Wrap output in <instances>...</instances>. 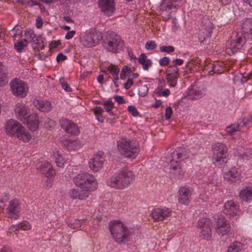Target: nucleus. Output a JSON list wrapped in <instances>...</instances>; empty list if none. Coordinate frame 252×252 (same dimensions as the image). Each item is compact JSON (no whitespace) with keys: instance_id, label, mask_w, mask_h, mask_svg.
<instances>
[{"instance_id":"obj_1","label":"nucleus","mask_w":252,"mask_h":252,"mask_svg":"<svg viewBox=\"0 0 252 252\" xmlns=\"http://www.w3.org/2000/svg\"><path fill=\"white\" fill-rule=\"evenodd\" d=\"M75 185L87 192L95 190L97 188V182L95 177L88 173L78 174L73 178Z\"/></svg>"},{"instance_id":"obj_9","label":"nucleus","mask_w":252,"mask_h":252,"mask_svg":"<svg viewBox=\"0 0 252 252\" xmlns=\"http://www.w3.org/2000/svg\"><path fill=\"white\" fill-rule=\"evenodd\" d=\"M25 35L28 40H30L34 49L42 50L44 48L45 39L41 35L35 34L33 30L30 29L26 31Z\"/></svg>"},{"instance_id":"obj_43","label":"nucleus","mask_w":252,"mask_h":252,"mask_svg":"<svg viewBox=\"0 0 252 252\" xmlns=\"http://www.w3.org/2000/svg\"><path fill=\"white\" fill-rule=\"evenodd\" d=\"M7 83L6 74L4 72L2 63L0 62V87L5 86Z\"/></svg>"},{"instance_id":"obj_25","label":"nucleus","mask_w":252,"mask_h":252,"mask_svg":"<svg viewBox=\"0 0 252 252\" xmlns=\"http://www.w3.org/2000/svg\"><path fill=\"white\" fill-rule=\"evenodd\" d=\"M123 182V180L118 171L107 180L106 184L108 186L116 189H123L124 188Z\"/></svg>"},{"instance_id":"obj_2","label":"nucleus","mask_w":252,"mask_h":252,"mask_svg":"<svg viewBox=\"0 0 252 252\" xmlns=\"http://www.w3.org/2000/svg\"><path fill=\"white\" fill-rule=\"evenodd\" d=\"M119 152L125 157L134 158L139 152V143L136 140L123 138L117 142Z\"/></svg>"},{"instance_id":"obj_57","label":"nucleus","mask_w":252,"mask_h":252,"mask_svg":"<svg viewBox=\"0 0 252 252\" xmlns=\"http://www.w3.org/2000/svg\"><path fill=\"white\" fill-rule=\"evenodd\" d=\"M170 63V59L167 57H164L159 61V63L161 66L167 65Z\"/></svg>"},{"instance_id":"obj_18","label":"nucleus","mask_w":252,"mask_h":252,"mask_svg":"<svg viewBox=\"0 0 252 252\" xmlns=\"http://www.w3.org/2000/svg\"><path fill=\"white\" fill-rule=\"evenodd\" d=\"M223 177L228 184L238 183L241 181V176L238 169L233 167L223 172Z\"/></svg>"},{"instance_id":"obj_34","label":"nucleus","mask_w":252,"mask_h":252,"mask_svg":"<svg viewBox=\"0 0 252 252\" xmlns=\"http://www.w3.org/2000/svg\"><path fill=\"white\" fill-rule=\"evenodd\" d=\"M32 226L31 224L27 221H23L18 225H14L10 227V230L14 232L16 234L20 229L23 230H28L31 229Z\"/></svg>"},{"instance_id":"obj_31","label":"nucleus","mask_w":252,"mask_h":252,"mask_svg":"<svg viewBox=\"0 0 252 252\" xmlns=\"http://www.w3.org/2000/svg\"><path fill=\"white\" fill-rule=\"evenodd\" d=\"M239 196L243 201L248 202L252 199V187L243 188L239 192Z\"/></svg>"},{"instance_id":"obj_27","label":"nucleus","mask_w":252,"mask_h":252,"mask_svg":"<svg viewBox=\"0 0 252 252\" xmlns=\"http://www.w3.org/2000/svg\"><path fill=\"white\" fill-rule=\"evenodd\" d=\"M172 159L174 161L177 160L179 163L181 161L187 159L189 156L188 153L185 148H180L174 151L171 154Z\"/></svg>"},{"instance_id":"obj_63","label":"nucleus","mask_w":252,"mask_h":252,"mask_svg":"<svg viewBox=\"0 0 252 252\" xmlns=\"http://www.w3.org/2000/svg\"><path fill=\"white\" fill-rule=\"evenodd\" d=\"M75 33L76 32L74 30L68 32L65 36V39L68 40L72 38L75 35Z\"/></svg>"},{"instance_id":"obj_54","label":"nucleus","mask_w":252,"mask_h":252,"mask_svg":"<svg viewBox=\"0 0 252 252\" xmlns=\"http://www.w3.org/2000/svg\"><path fill=\"white\" fill-rule=\"evenodd\" d=\"M157 44L153 40L148 41L145 44V48L148 50H153L157 48Z\"/></svg>"},{"instance_id":"obj_56","label":"nucleus","mask_w":252,"mask_h":252,"mask_svg":"<svg viewBox=\"0 0 252 252\" xmlns=\"http://www.w3.org/2000/svg\"><path fill=\"white\" fill-rule=\"evenodd\" d=\"M127 110L129 113L134 117H137L139 115V112L134 106H129Z\"/></svg>"},{"instance_id":"obj_60","label":"nucleus","mask_w":252,"mask_h":252,"mask_svg":"<svg viewBox=\"0 0 252 252\" xmlns=\"http://www.w3.org/2000/svg\"><path fill=\"white\" fill-rule=\"evenodd\" d=\"M93 111L94 112V115H102V113L104 112V110L101 107L96 106L93 109Z\"/></svg>"},{"instance_id":"obj_58","label":"nucleus","mask_w":252,"mask_h":252,"mask_svg":"<svg viewBox=\"0 0 252 252\" xmlns=\"http://www.w3.org/2000/svg\"><path fill=\"white\" fill-rule=\"evenodd\" d=\"M173 113V111L171 107H167L165 109V118L166 120L169 119Z\"/></svg>"},{"instance_id":"obj_45","label":"nucleus","mask_w":252,"mask_h":252,"mask_svg":"<svg viewBox=\"0 0 252 252\" xmlns=\"http://www.w3.org/2000/svg\"><path fill=\"white\" fill-rule=\"evenodd\" d=\"M172 7L177 8V6L176 5H173L169 1L167 2L164 1L160 5V9L162 11H169Z\"/></svg>"},{"instance_id":"obj_19","label":"nucleus","mask_w":252,"mask_h":252,"mask_svg":"<svg viewBox=\"0 0 252 252\" xmlns=\"http://www.w3.org/2000/svg\"><path fill=\"white\" fill-rule=\"evenodd\" d=\"M223 212L229 217H234L239 212V205L233 200L227 201L223 205Z\"/></svg>"},{"instance_id":"obj_39","label":"nucleus","mask_w":252,"mask_h":252,"mask_svg":"<svg viewBox=\"0 0 252 252\" xmlns=\"http://www.w3.org/2000/svg\"><path fill=\"white\" fill-rule=\"evenodd\" d=\"M243 245L239 242L235 241L228 247V252H238L243 249Z\"/></svg>"},{"instance_id":"obj_26","label":"nucleus","mask_w":252,"mask_h":252,"mask_svg":"<svg viewBox=\"0 0 252 252\" xmlns=\"http://www.w3.org/2000/svg\"><path fill=\"white\" fill-rule=\"evenodd\" d=\"M21 207L18 200L14 199L9 202L7 210L10 218L17 219Z\"/></svg>"},{"instance_id":"obj_41","label":"nucleus","mask_w":252,"mask_h":252,"mask_svg":"<svg viewBox=\"0 0 252 252\" xmlns=\"http://www.w3.org/2000/svg\"><path fill=\"white\" fill-rule=\"evenodd\" d=\"M136 85L140 86L139 88V95L142 97L145 96L148 94L149 91L148 85L142 83L140 81H138Z\"/></svg>"},{"instance_id":"obj_61","label":"nucleus","mask_w":252,"mask_h":252,"mask_svg":"<svg viewBox=\"0 0 252 252\" xmlns=\"http://www.w3.org/2000/svg\"><path fill=\"white\" fill-rule=\"evenodd\" d=\"M26 5L30 7H32L34 5H40V3L33 0H27Z\"/></svg>"},{"instance_id":"obj_6","label":"nucleus","mask_w":252,"mask_h":252,"mask_svg":"<svg viewBox=\"0 0 252 252\" xmlns=\"http://www.w3.org/2000/svg\"><path fill=\"white\" fill-rule=\"evenodd\" d=\"M102 36L99 32L92 30L87 32L85 34L80 38V42L84 47L90 48L95 46Z\"/></svg>"},{"instance_id":"obj_15","label":"nucleus","mask_w":252,"mask_h":252,"mask_svg":"<svg viewBox=\"0 0 252 252\" xmlns=\"http://www.w3.org/2000/svg\"><path fill=\"white\" fill-rule=\"evenodd\" d=\"M104 161L103 153L102 152H98L90 160L89 167L94 171L97 172L102 168Z\"/></svg>"},{"instance_id":"obj_30","label":"nucleus","mask_w":252,"mask_h":252,"mask_svg":"<svg viewBox=\"0 0 252 252\" xmlns=\"http://www.w3.org/2000/svg\"><path fill=\"white\" fill-rule=\"evenodd\" d=\"M34 105L40 111L48 112L51 109V103L50 101L34 99Z\"/></svg>"},{"instance_id":"obj_32","label":"nucleus","mask_w":252,"mask_h":252,"mask_svg":"<svg viewBox=\"0 0 252 252\" xmlns=\"http://www.w3.org/2000/svg\"><path fill=\"white\" fill-rule=\"evenodd\" d=\"M165 82L160 80L157 88L155 90V94L158 96L167 97L170 94V92L168 89H164Z\"/></svg>"},{"instance_id":"obj_48","label":"nucleus","mask_w":252,"mask_h":252,"mask_svg":"<svg viewBox=\"0 0 252 252\" xmlns=\"http://www.w3.org/2000/svg\"><path fill=\"white\" fill-rule=\"evenodd\" d=\"M178 77V76L166 75L167 83L171 87H174L176 86Z\"/></svg>"},{"instance_id":"obj_20","label":"nucleus","mask_w":252,"mask_h":252,"mask_svg":"<svg viewBox=\"0 0 252 252\" xmlns=\"http://www.w3.org/2000/svg\"><path fill=\"white\" fill-rule=\"evenodd\" d=\"M170 175L175 179H181L184 175L185 171L182 168L180 163L177 160H170Z\"/></svg>"},{"instance_id":"obj_36","label":"nucleus","mask_w":252,"mask_h":252,"mask_svg":"<svg viewBox=\"0 0 252 252\" xmlns=\"http://www.w3.org/2000/svg\"><path fill=\"white\" fill-rule=\"evenodd\" d=\"M120 71L119 68L114 65L110 64L106 68V70H104V72H108L109 73H111L112 76L114 78V79L116 81L119 80V72Z\"/></svg>"},{"instance_id":"obj_21","label":"nucleus","mask_w":252,"mask_h":252,"mask_svg":"<svg viewBox=\"0 0 252 252\" xmlns=\"http://www.w3.org/2000/svg\"><path fill=\"white\" fill-rule=\"evenodd\" d=\"M246 39L245 36L242 33H237L235 36L232 38L230 42V49L233 53L236 52L240 49L245 44Z\"/></svg>"},{"instance_id":"obj_5","label":"nucleus","mask_w":252,"mask_h":252,"mask_svg":"<svg viewBox=\"0 0 252 252\" xmlns=\"http://www.w3.org/2000/svg\"><path fill=\"white\" fill-rule=\"evenodd\" d=\"M212 149L214 163L220 167L225 162V155L228 150L227 146L224 143L217 142L212 145Z\"/></svg>"},{"instance_id":"obj_28","label":"nucleus","mask_w":252,"mask_h":252,"mask_svg":"<svg viewBox=\"0 0 252 252\" xmlns=\"http://www.w3.org/2000/svg\"><path fill=\"white\" fill-rule=\"evenodd\" d=\"M68 195L70 198L73 199L85 200L89 196V193L76 189H72L68 192Z\"/></svg>"},{"instance_id":"obj_50","label":"nucleus","mask_w":252,"mask_h":252,"mask_svg":"<svg viewBox=\"0 0 252 252\" xmlns=\"http://www.w3.org/2000/svg\"><path fill=\"white\" fill-rule=\"evenodd\" d=\"M27 40L28 39L26 38L24 40L15 43V47L16 49L18 51H20L22 50H23L28 44V41H27Z\"/></svg>"},{"instance_id":"obj_4","label":"nucleus","mask_w":252,"mask_h":252,"mask_svg":"<svg viewBox=\"0 0 252 252\" xmlns=\"http://www.w3.org/2000/svg\"><path fill=\"white\" fill-rule=\"evenodd\" d=\"M103 46L108 52L118 53L123 50L124 43L120 35L112 32L107 35Z\"/></svg>"},{"instance_id":"obj_14","label":"nucleus","mask_w":252,"mask_h":252,"mask_svg":"<svg viewBox=\"0 0 252 252\" xmlns=\"http://www.w3.org/2000/svg\"><path fill=\"white\" fill-rule=\"evenodd\" d=\"M22 127V125L17 121L10 119L6 122L4 128L8 135L16 137Z\"/></svg>"},{"instance_id":"obj_46","label":"nucleus","mask_w":252,"mask_h":252,"mask_svg":"<svg viewBox=\"0 0 252 252\" xmlns=\"http://www.w3.org/2000/svg\"><path fill=\"white\" fill-rule=\"evenodd\" d=\"M166 75L179 76V68L175 65H170L166 70Z\"/></svg>"},{"instance_id":"obj_44","label":"nucleus","mask_w":252,"mask_h":252,"mask_svg":"<svg viewBox=\"0 0 252 252\" xmlns=\"http://www.w3.org/2000/svg\"><path fill=\"white\" fill-rule=\"evenodd\" d=\"M85 222V220H74L68 222V226L71 229H78Z\"/></svg>"},{"instance_id":"obj_29","label":"nucleus","mask_w":252,"mask_h":252,"mask_svg":"<svg viewBox=\"0 0 252 252\" xmlns=\"http://www.w3.org/2000/svg\"><path fill=\"white\" fill-rule=\"evenodd\" d=\"M26 120L27 122L22 123L27 124L31 130L34 131L38 127L39 121L36 114H30L26 118Z\"/></svg>"},{"instance_id":"obj_17","label":"nucleus","mask_w":252,"mask_h":252,"mask_svg":"<svg viewBox=\"0 0 252 252\" xmlns=\"http://www.w3.org/2000/svg\"><path fill=\"white\" fill-rule=\"evenodd\" d=\"M98 5L103 13L107 16H112L115 12L114 0H98Z\"/></svg>"},{"instance_id":"obj_55","label":"nucleus","mask_w":252,"mask_h":252,"mask_svg":"<svg viewBox=\"0 0 252 252\" xmlns=\"http://www.w3.org/2000/svg\"><path fill=\"white\" fill-rule=\"evenodd\" d=\"M159 49L161 52H166L167 53H172L175 50L174 47L172 46H162L159 47Z\"/></svg>"},{"instance_id":"obj_33","label":"nucleus","mask_w":252,"mask_h":252,"mask_svg":"<svg viewBox=\"0 0 252 252\" xmlns=\"http://www.w3.org/2000/svg\"><path fill=\"white\" fill-rule=\"evenodd\" d=\"M242 30L244 34L252 37V19L248 18L242 23Z\"/></svg>"},{"instance_id":"obj_64","label":"nucleus","mask_w":252,"mask_h":252,"mask_svg":"<svg viewBox=\"0 0 252 252\" xmlns=\"http://www.w3.org/2000/svg\"><path fill=\"white\" fill-rule=\"evenodd\" d=\"M56 59L58 62L60 61H63L66 59V57L63 53H60L58 54Z\"/></svg>"},{"instance_id":"obj_10","label":"nucleus","mask_w":252,"mask_h":252,"mask_svg":"<svg viewBox=\"0 0 252 252\" xmlns=\"http://www.w3.org/2000/svg\"><path fill=\"white\" fill-rule=\"evenodd\" d=\"M211 221L207 218H202L197 222V227L200 229V236L204 239L209 240L212 236Z\"/></svg>"},{"instance_id":"obj_22","label":"nucleus","mask_w":252,"mask_h":252,"mask_svg":"<svg viewBox=\"0 0 252 252\" xmlns=\"http://www.w3.org/2000/svg\"><path fill=\"white\" fill-rule=\"evenodd\" d=\"M191 194V190L190 188L186 186L181 187L178 190V198L179 201L183 204L189 205Z\"/></svg>"},{"instance_id":"obj_23","label":"nucleus","mask_w":252,"mask_h":252,"mask_svg":"<svg viewBox=\"0 0 252 252\" xmlns=\"http://www.w3.org/2000/svg\"><path fill=\"white\" fill-rule=\"evenodd\" d=\"M230 225L227 220L223 217L218 218L216 231L217 233L221 236L226 234L230 231Z\"/></svg>"},{"instance_id":"obj_62","label":"nucleus","mask_w":252,"mask_h":252,"mask_svg":"<svg viewBox=\"0 0 252 252\" xmlns=\"http://www.w3.org/2000/svg\"><path fill=\"white\" fill-rule=\"evenodd\" d=\"M133 84V82L132 79H128L126 82L125 84V88L126 90H128L130 88L131 86Z\"/></svg>"},{"instance_id":"obj_53","label":"nucleus","mask_w":252,"mask_h":252,"mask_svg":"<svg viewBox=\"0 0 252 252\" xmlns=\"http://www.w3.org/2000/svg\"><path fill=\"white\" fill-rule=\"evenodd\" d=\"M55 162L58 167H63L64 163V160L61 155L57 154V156H55Z\"/></svg>"},{"instance_id":"obj_11","label":"nucleus","mask_w":252,"mask_h":252,"mask_svg":"<svg viewBox=\"0 0 252 252\" xmlns=\"http://www.w3.org/2000/svg\"><path fill=\"white\" fill-rule=\"evenodd\" d=\"M206 92V88L203 85L195 82L189 87L187 94L189 98L197 99L204 96Z\"/></svg>"},{"instance_id":"obj_52","label":"nucleus","mask_w":252,"mask_h":252,"mask_svg":"<svg viewBox=\"0 0 252 252\" xmlns=\"http://www.w3.org/2000/svg\"><path fill=\"white\" fill-rule=\"evenodd\" d=\"M59 81L63 89L68 92L71 91V88L69 87L68 83L64 80V78L63 77H60Z\"/></svg>"},{"instance_id":"obj_49","label":"nucleus","mask_w":252,"mask_h":252,"mask_svg":"<svg viewBox=\"0 0 252 252\" xmlns=\"http://www.w3.org/2000/svg\"><path fill=\"white\" fill-rule=\"evenodd\" d=\"M218 67L219 66L217 63L216 64L209 63L207 65L205 69L208 70L209 75H213L214 73H219V69H218Z\"/></svg>"},{"instance_id":"obj_7","label":"nucleus","mask_w":252,"mask_h":252,"mask_svg":"<svg viewBox=\"0 0 252 252\" xmlns=\"http://www.w3.org/2000/svg\"><path fill=\"white\" fill-rule=\"evenodd\" d=\"M11 89L14 95L24 97L28 93V85L21 80L15 78L10 83Z\"/></svg>"},{"instance_id":"obj_16","label":"nucleus","mask_w":252,"mask_h":252,"mask_svg":"<svg viewBox=\"0 0 252 252\" xmlns=\"http://www.w3.org/2000/svg\"><path fill=\"white\" fill-rule=\"evenodd\" d=\"M61 126L65 131L71 134L77 135L79 133V130L77 126L73 121L66 118H62L60 121Z\"/></svg>"},{"instance_id":"obj_59","label":"nucleus","mask_w":252,"mask_h":252,"mask_svg":"<svg viewBox=\"0 0 252 252\" xmlns=\"http://www.w3.org/2000/svg\"><path fill=\"white\" fill-rule=\"evenodd\" d=\"M115 100L119 104H122L126 102L125 99L123 96L120 95H115L114 96Z\"/></svg>"},{"instance_id":"obj_42","label":"nucleus","mask_w":252,"mask_h":252,"mask_svg":"<svg viewBox=\"0 0 252 252\" xmlns=\"http://www.w3.org/2000/svg\"><path fill=\"white\" fill-rule=\"evenodd\" d=\"M239 124L234 123L226 127L225 131L229 135H234L236 132L239 131Z\"/></svg>"},{"instance_id":"obj_47","label":"nucleus","mask_w":252,"mask_h":252,"mask_svg":"<svg viewBox=\"0 0 252 252\" xmlns=\"http://www.w3.org/2000/svg\"><path fill=\"white\" fill-rule=\"evenodd\" d=\"M103 105L104 109L105 111L109 113L110 115L113 116V113L111 112V110L114 108V103L112 100H107L103 102L102 104Z\"/></svg>"},{"instance_id":"obj_8","label":"nucleus","mask_w":252,"mask_h":252,"mask_svg":"<svg viewBox=\"0 0 252 252\" xmlns=\"http://www.w3.org/2000/svg\"><path fill=\"white\" fill-rule=\"evenodd\" d=\"M37 169L46 178V186L51 187L55 175V171L53 170L52 165L48 161H44L41 162Z\"/></svg>"},{"instance_id":"obj_51","label":"nucleus","mask_w":252,"mask_h":252,"mask_svg":"<svg viewBox=\"0 0 252 252\" xmlns=\"http://www.w3.org/2000/svg\"><path fill=\"white\" fill-rule=\"evenodd\" d=\"M43 121L45 123V127L49 130L54 127L56 125L55 122L48 117L43 118Z\"/></svg>"},{"instance_id":"obj_24","label":"nucleus","mask_w":252,"mask_h":252,"mask_svg":"<svg viewBox=\"0 0 252 252\" xmlns=\"http://www.w3.org/2000/svg\"><path fill=\"white\" fill-rule=\"evenodd\" d=\"M122 179L124 189L127 188L132 184L135 179L134 173L127 169H122L119 171Z\"/></svg>"},{"instance_id":"obj_12","label":"nucleus","mask_w":252,"mask_h":252,"mask_svg":"<svg viewBox=\"0 0 252 252\" xmlns=\"http://www.w3.org/2000/svg\"><path fill=\"white\" fill-rule=\"evenodd\" d=\"M16 117L22 122H27L26 118L30 115L29 107L23 102H18L14 108Z\"/></svg>"},{"instance_id":"obj_13","label":"nucleus","mask_w":252,"mask_h":252,"mask_svg":"<svg viewBox=\"0 0 252 252\" xmlns=\"http://www.w3.org/2000/svg\"><path fill=\"white\" fill-rule=\"evenodd\" d=\"M172 215V211L167 208L154 209L151 213L152 219L155 221H162L167 219Z\"/></svg>"},{"instance_id":"obj_38","label":"nucleus","mask_w":252,"mask_h":252,"mask_svg":"<svg viewBox=\"0 0 252 252\" xmlns=\"http://www.w3.org/2000/svg\"><path fill=\"white\" fill-rule=\"evenodd\" d=\"M63 144L69 150H75L78 148V142L76 140L65 139L63 141Z\"/></svg>"},{"instance_id":"obj_3","label":"nucleus","mask_w":252,"mask_h":252,"mask_svg":"<svg viewBox=\"0 0 252 252\" xmlns=\"http://www.w3.org/2000/svg\"><path fill=\"white\" fill-rule=\"evenodd\" d=\"M109 230L113 238L117 243H122L127 240L130 236V231L120 220L110 222Z\"/></svg>"},{"instance_id":"obj_35","label":"nucleus","mask_w":252,"mask_h":252,"mask_svg":"<svg viewBox=\"0 0 252 252\" xmlns=\"http://www.w3.org/2000/svg\"><path fill=\"white\" fill-rule=\"evenodd\" d=\"M16 137L19 139L23 140L24 142H29L32 138L31 134L26 131V129L23 126Z\"/></svg>"},{"instance_id":"obj_40","label":"nucleus","mask_w":252,"mask_h":252,"mask_svg":"<svg viewBox=\"0 0 252 252\" xmlns=\"http://www.w3.org/2000/svg\"><path fill=\"white\" fill-rule=\"evenodd\" d=\"M10 34L14 40H19L22 35V28L20 27H15L11 31Z\"/></svg>"},{"instance_id":"obj_37","label":"nucleus","mask_w":252,"mask_h":252,"mask_svg":"<svg viewBox=\"0 0 252 252\" xmlns=\"http://www.w3.org/2000/svg\"><path fill=\"white\" fill-rule=\"evenodd\" d=\"M138 61L142 65L143 68L144 70H148L149 67L152 65L151 60L148 59L147 56L144 54H141L140 55Z\"/></svg>"}]
</instances>
